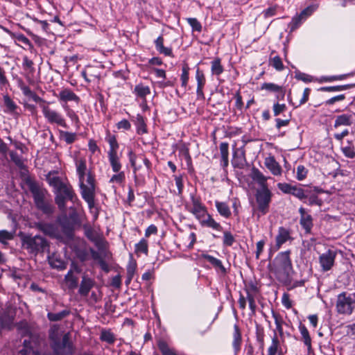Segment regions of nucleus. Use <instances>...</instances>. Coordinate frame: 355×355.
Listing matches in <instances>:
<instances>
[{"label": "nucleus", "instance_id": "obj_62", "mask_svg": "<svg viewBox=\"0 0 355 355\" xmlns=\"http://www.w3.org/2000/svg\"><path fill=\"white\" fill-rule=\"evenodd\" d=\"M137 269V262L130 254V259L127 266V275L134 277Z\"/></svg>", "mask_w": 355, "mask_h": 355}, {"label": "nucleus", "instance_id": "obj_60", "mask_svg": "<svg viewBox=\"0 0 355 355\" xmlns=\"http://www.w3.org/2000/svg\"><path fill=\"white\" fill-rule=\"evenodd\" d=\"M236 153L234 154V158L232 161V164L234 168H243L245 165V157L244 153H242L240 156L235 157Z\"/></svg>", "mask_w": 355, "mask_h": 355}, {"label": "nucleus", "instance_id": "obj_56", "mask_svg": "<svg viewBox=\"0 0 355 355\" xmlns=\"http://www.w3.org/2000/svg\"><path fill=\"white\" fill-rule=\"evenodd\" d=\"M100 339L109 344H113L115 342V336L110 330L103 329L101 331Z\"/></svg>", "mask_w": 355, "mask_h": 355}, {"label": "nucleus", "instance_id": "obj_47", "mask_svg": "<svg viewBox=\"0 0 355 355\" xmlns=\"http://www.w3.org/2000/svg\"><path fill=\"white\" fill-rule=\"evenodd\" d=\"M355 74L354 72L338 75V76H322L320 77L319 82L320 83H327V82H333L336 80H342L347 78L349 76H353Z\"/></svg>", "mask_w": 355, "mask_h": 355}, {"label": "nucleus", "instance_id": "obj_34", "mask_svg": "<svg viewBox=\"0 0 355 355\" xmlns=\"http://www.w3.org/2000/svg\"><path fill=\"white\" fill-rule=\"evenodd\" d=\"M105 140L110 145V150L107 152V155L117 154L119 145L117 142L116 137L114 135H111L108 131L105 137Z\"/></svg>", "mask_w": 355, "mask_h": 355}, {"label": "nucleus", "instance_id": "obj_36", "mask_svg": "<svg viewBox=\"0 0 355 355\" xmlns=\"http://www.w3.org/2000/svg\"><path fill=\"white\" fill-rule=\"evenodd\" d=\"M134 122H135V125H136L137 133L138 135H141L147 133L148 130H147L146 124L144 118L141 114H137V116H136Z\"/></svg>", "mask_w": 355, "mask_h": 355}, {"label": "nucleus", "instance_id": "obj_23", "mask_svg": "<svg viewBox=\"0 0 355 355\" xmlns=\"http://www.w3.org/2000/svg\"><path fill=\"white\" fill-rule=\"evenodd\" d=\"M164 37L162 35L159 36L155 40V45L156 50L160 53L163 54L165 56H169L171 58L174 57V55L173 53L172 49L170 47H165L164 46Z\"/></svg>", "mask_w": 355, "mask_h": 355}, {"label": "nucleus", "instance_id": "obj_16", "mask_svg": "<svg viewBox=\"0 0 355 355\" xmlns=\"http://www.w3.org/2000/svg\"><path fill=\"white\" fill-rule=\"evenodd\" d=\"M324 191L318 187H314L313 189H309L308 194H306V199H308V204L311 206L318 205L321 206L323 203L322 200L318 197V193H323Z\"/></svg>", "mask_w": 355, "mask_h": 355}, {"label": "nucleus", "instance_id": "obj_46", "mask_svg": "<svg viewBox=\"0 0 355 355\" xmlns=\"http://www.w3.org/2000/svg\"><path fill=\"white\" fill-rule=\"evenodd\" d=\"M300 224L304 230L306 234H311V229L313 226V218L311 215L306 217L300 218Z\"/></svg>", "mask_w": 355, "mask_h": 355}, {"label": "nucleus", "instance_id": "obj_42", "mask_svg": "<svg viewBox=\"0 0 355 355\" xmlns=\"http://www.w3.org/2000/svg\"><path fill=\"white\" fill-rule=\"evenodd\" d=\"M14 322V316L11 315L9 313L4 312L0 315V327L10 328Z\"/></svg>", "mask_w": 355, "mask_h": 355}, {"label": "nucleus", "instance_id": "obj_2", "mask_svg": "<svg viewBox=\"0 0 355 355\" xmlns=\"http://www.w3.org/2000/svg\"><path fill=\"white\" fill-rule=\"evenodd\" d=\"M26 183L33 195L36 207L46 215L49 218L55 212V207L49 202L45 200L46 189L41 188L35 180L28 178Z\"/></svg>", "mask_w": 355, "mask_h": 355}, {"label": "nucleus", "instance_id": "obj_14", "mask_svg": "<svg viewBox=\"0 0 355 355\" xmlns=\"http://www.w3.org/2000/svg\"><path fill=\"white\" fill-rule=\"evenodd\" d=\"M81 196L87 202L90 212L94 214V220H96L98 216L99 211L98 208L95 207V193H92V191H89V189H88L87 191H85L84 193H81Z\"/></svg>", "mask_w": 355, "mask_h": 355}, {"label": "nucleus", "instance_id": "obj_52", "mask_svg": "<svg viewBox=\"0 0 355 355\" xmlns=\"http://www.w3.org/2000/svg\"><path fill=\"white\" fill-rule=\"evenodd\" d=\"M268 64L278 71H281L284 69L282 58L279 55H275L273 58L270 57Z\"/></svg>", "mask_w": 355, "mask_h": 355}, {"label": "nucleus", "instance_id": "obj_41", "mask_svg": "<svg viewBox=\"0 0 355 355\" xmlns=\"http://www.w3.org/2000/svg\"><path fill=\"white\" fill-rule=\"evenodd\" d=\"M3 103L4 106L6 107V112L15 114L17 112V110L19 108L17 104L8 94L3 96Z\"/></svg>", "mask_w": 355, "mask_h": 355}, {"label": "nucleus", "instance_id": "obj_38", "mask_svg": "<svg viewBox=\"0 0 355 355\" xmlns=\"http://www.w3.org/2000/svg\"><path fill=\"white\" fill-rule=\"evenodd\" d=\"M211 71L213 76H219L223 73L224 68L220 58H216L211 62Z\"/></svg>", "mask_w": 355, "mask_h": 355}, {"label": "nucleus", "instance_id": "obj_54", "mask_svg": "<svg viewBox=\"0 0 355 355\" xmlns=\"http://www.w3.org/2000/svg\"><path fill=\"white\" fill-rule=\"evenodd\" d=\"M190 68L187 62H184L182 67V74L180 80L182 82V87H186L189 81V74Z\"/></svg>", "mask_w": 355, "mask_h": 355}, {"label": "nucleus", "instance_id": "obj_35", "mask_svg": "<svg viewBox=\"0 0 355 355\" xmlns=\"http://www.w3.org/2000/svg\"><path fill=\"white\" fill-rule=\"evenodd\" d=\"M299 330L302 336V340L304 344L307 347L308 350L311 349V338L309 332L304 324L300 322Z\"/></svg>", "mask_w": 355, "mask_h": 355}, {"label": "nucleus", "instance_id": "obj_44", "mask_svg": "<svg viewBox=\"0 0 355 355\" xmlns=\"http://www.w3.org/2000/svg\"><path fill=\"white\" fill-rule=\"evenodd\" d=\"M108 159L112 171L114 173H119L122 166L119 161L118 154H109Z\"/></svg>", "mask_w": 355, "mask_h": 355}, {"label": "nucleus", "instance_id": "obj_33", "mask_svg": "<svg viewBox=\"0 0 355 355\" xmlns=\"http://www.w3.org/2000/svg\"><path fill=\"white\" fill-rule=\"evenodd\" d=\"M64 282L69 290H74L78 286V278L73 273L70 269L64 276Z\"/></svg>", "mask_w": 355, "mask_h": 355}, {"label": "nucleus", "instance_id": "obj_13", "mask_svg": "<svg viewBox=\"0 0 355 355\" xmlns=\"http://www.w3.org/2000/svg\"><path fill=\"white\" fill-rule=\"evenodd\" d=\"M291 230L284 227H279L278 232L275 237V248L279 250L281 246L288 241H293V239L291 236Z\"/></svg>", "mask_w": 355, "mask_h": 355}, {"label": "nucleus", "instance_id": "obj_30", "mask_svg": "<svg viewBox=\"0 0 355 355\" xmlns=\"http://www.w3.org/2000/svg\"><path fill=\"white\" fill-rule=\"evenodd\" d=\"M340 149L346 157L352 159H355V145L353 141L347 140L345 144L341 146Z\"/></svg>", "mask_w": 355, "mask_h": 355}, {"label": "nucleus", "instance_id": "obj_5", "mask_svg": "<svg viewBox=\"0 0 355 355\" xmlns=\"http://www.w3.org/2000/svg\"><path fill=\"white\" fill-rule=\"evenodd\" d=\"M272 193L269 188L257 189L255 192V199L257 204V210L265 215L269 211L270 203Z\"/></svg>", "mask_w": 355, "mask_h": 355}, {"label": "nucleus", "instance_id": "obj_40", "mask_svg": "<svg viewBox=\"0 0 355 355\" xmlns=\"http://www.w3.org/2000/svg\"><path fill=\"white\" fill-rule=\"evenodd\" d=\"M202 257L205 260H207L209 263H211L215 268L220 269V271L223 273L226 272V269L223 266L222 261L220 259L215 258L213 256L209 255L208 254H202Z\"/></svg>", "mask_w": 355, "mask_h": 355}, {"label": "nucleus", "instance_id": "obj_58", "mask_svg": "<svg viewBox=\"0 0 355 355\" xmlns=\"http://www.w3.org/2000/svg\"><path fill=\"white\" fill-rule=\"evenodd\" d=\"M10 157L11 160L15 163V164L17 166L21 169L24 168L25 165L24 164V161L21 155H19L16 152L12 151L10 153Z\"/></svg>", "mask_w": 355, "mask_h": 355}, {"label": "nucleus", "instance_id": "obj_37", "mask_svg": "<svg viewBox=\"0 0 355 355\" xmlns=\"http://www.w3.org/2000/svg\"><path fill=\"white\" fill-rule=\"evenodd\" d=\"M23 345V349L19 351L21 355H40L37 349H34L31 341L24 340Z\"/></svg>", "mask_w": 355, "mask_h": 355}, {"label": "nucleus", "instance_id": "obj_24", "mask_svg": "<svg viewBox=\"0 0 355 355\" xmlns=\"http://www.w3.org/2000/svg\"><path fill=\"white\" fill-rule=\"evenodd\" d=\"M353 123V117L351 114H343L336 116L334 127L338 128L340 126H350Z\"/></svg>", "mask_w": 355, "mask_h": 355}, {"label": "nucleus", "instance_id": "obj_12", "mask_svg": "<svg viewBox=\"0 0 355 355\" xmlns=\"http://www.w3.org/2000/svg\"><path fill=\"white\" fill-rule=\"evenodd\" d=\"M261 89L275 94L277 101L284 99L286 89L282 86H279L273 83H263L261 85Z\"/></svg>", "mask_w": 355, "mask_h": 355}, {"label": "nucleus", "instance_id": "obj_32", "mask_svg": "<svg viewBox=\"0 0 355 355\" xmlns=\"http://www.w3.org/2000/svg\"><path fill=\"white\" fill-rule=\"evenodd\" d=\"M76 167V172L78 175L79 180H84L87 171V163L86 159L85 158H79L76 159L75 160Z\"/></svg>", "mask_w": 355, "mask_h": 355}, {"label": "nucleus", "instance_id": "obj_63", "mask_svg": "<svg viewBox=\"0 0 355 355\" xmlns=\"http://www.w3.org/2000/svg\"><path fill=\"white\" fill-rule=\"evenodd\" d=\"M196 79L197 81V86L205 87L206 83V78L204 72L197 67L196 72Z\"/></svg>", "mask_w": 355, "mask_h": 355}, {"label": "nucleus", "instance_id": "obj_55", "mask_svg": "<svg viewBox=\"0 0 355 355\" xmlns=\"http://www.w3.org/2000/svg\"><path fill=\"white\" fill-rule=\"evenodd\" d=\"M60 138L63 139L67 144H73L77 138L76 133L68 131L60 130Z\"/></svg>", "mask_w": 355, "mask_h": 355}, {"label": "nucleus", "instance_id": "obj_28", "mask_svg": "<svg viewBox=\"0 0 355 355\" xmlns=\"http://www.w3.org/2000/svg\"><path fill=\"white\" fill-rule=\"evenodd\" d=\"M220 165L223 168L227 167L229 164V144L227 142H222L220 144Z\"/></svg>", "mask_w": 355, "mask_h": 355}, {"label": "nucleus", "instance_id": "obj_6", "mask_svg": "<svg viewBox=\"0 0 355 355\" xmlns=\"http://www.w3.org/2000/svg\"><path fill=\"white\" fill-rule=\"evenodd\" d=\"M55 202L60 210L66 209V201H74L76 194L71 185L64 184L58 190L55 191Z\"/></svg>", "mask_w": 355, "mask_h": 355}, {"label": "nucleus", "instance_id": "obj_19", "mask_svg": "<svg viewBox=\"0 0 355 355\" xmlns=\"http://www.w3.org/2000/svg\"><path fill=\"white\" fill-rule=\"evenodd\" d=\"M250 176L259 184V189L268 188L267 180L270 178L265 176L258 168L253 167Z\"/></svg>", "mask_w": 355, "mask_h": 355}, {"label": "nucleus", "instance_id": "obj_3", "mask_svg": "<svg viewBox=\"0 0 355 355\" xmlns=\"http://www.w3.org/2000/svg\"><path fill=\"white\" fill-rule=\"evenodd\" d=\"M19 236L23 249L30 254L36 256L45 252H49V242L44 237L30 234H21Z\"/></svg>", "mask_w": 355, "mask_h": 355}, {"label": "nucleus", "instance_id": "obj_11", "mask_svg": "<svg viewBox=\"0 0 355 355\" xmlns=\"http://www.w3.org/2000/svg\"><path fill=\"white\" fill-rule=\"evenodd\" d=\"M336 255V251L329 249L319 257V262L322 271L327 272L332 268Z\"/></svg>", "mask_w": 355, "mask_h": 355}, {"label": "nucleus", "instance_id": "obj_22", "mask_svg": "<svg viewBox=\"0 0 355 355\" xmlns=\"http://www.w3.org/2000/svg\"><path fill=\"white\" fill-rule=\"evenodd\" d=\"M265 165L272 175H280L282 174V167L274 157H267L265 159Z\"/></svg>", "mask_w": 355, "mask_h": 355}, {"label": "nucleus", "instance_id": "obj_61", "mask_svg": "<svg viewBox=\"0 0 355 355\" xmlns=\"http://www.w3.org/2000/svg\"><path fill=\"white\" fill-rule=\"evenodd\" d=\"M128 156L131 166L133 168V173L135 174L137 171L141 167V165L137 166L136 164V159L138 158V156L132 150H129Z\"/></svg>", "mask_w": 355, "mask_h": 355}, {"label": "nucleus", "instance_id": "obj_45", "mask_svg": "<svg viewBox=\"0 0 355 355\" xmlns=\"http://www.w3.org/2000/svg\"><path fill=\"white\" fill-rule=\"evenodd\" d=\"M133 92L137 97L145 98L147 95L150 94V89L148 86H145L143 84H139L135 87Z\"/></svg>", "mask_w": 355, "mask_h": 355}, {"label": "nucleus", "instance_id": "obj_8", "mask_svg": "<svg viewBox=\"0 0 355 355\" xmlns=\"http://www.w3.org/2000/svg\"><path fill=\"white\" fill-rule=\"evenodd\" d=\"M35 227L40 232H43L45 235L51 238L60 240L62 239V232L60 230L58 223H46L40 221L35 223Z\"/></svg>", "mask_w": 355, "mask_h": 355}, {"label": "nucleus", "instance_id": "obj_49", "mask_svg": "<svg viewBox=\"0 0 355 355\" xmlns=\"http://www.w3.org/2000/svg\"><path fill=\"white\" fill-rule=\"evenodd\" d=\"M293 190V191L291 195L294 196L301 201L306 202L305 200H306V194H308L309 189H303L302 187H298L297 185H295Z\"/></svg>", "mask_w": 355, "mask_h": 355}, {"label": "nucleus", "instance_id": "obj_17", "mask_svg": "<svg viewBox=\"0 0 355 355\" xmlns=\"http://www.w3.org/2000/svg\"><path fill=\"white\" fill-rule=\"evenodd\" d=\"M86 182L87 185L84 183V180H79V184L80 188V193H84L85 191H87L88 189L89 191H92V193H95L96 184H95V176L92 173L89 171L87 172Z\"/></svg>", "mask_w": 355, "mask_h": 355}, {"label": "nucleus", "instance_id": "obj_50", "mask_svg": "<svg viewBox=\"0 0 355 355\" xmlns=\"http://www.w3.org/2000/svg\"><path fill=\"white\" fill-rule=\"evenodd\" d=\"M315 10V7L314 6H308L307 8L304 9L298 17L293 19V22L294 23V25L295 26H297L298 24L300 23L301 18L311 15Z\"/></svg>", "mask_w": 355, "mask_h": 355}, {"label": "nucleus", "instance_id": "obj_53", "mask_svg": "<svg viewBox=\"0 0 355 355\" xmlns=\"http://www.w3.org/2000/svg\"><path fill=\"white\" fill-rule=\"evenodd\" d=\"M46 180L50 186L53 187L55 191L61 188L65 183H64L60 177L53 176L51 177L50 173L47 175Z\"/></svg>", "mask_w": 355, "mask_h": 355}, {"label": "nucleus", "instance_id": "obj_18", "mask_svg": "<svg viewBox=\"0 0 355 355\" xmlns=\"http://www.w3.org/2000/svg\"><path fill=\"white\" fill-rule=\"evenodd\" d=\"M18 87L25 96L33 99L35 103H44L46 102L43 98L36 94V93L33 92L28 86L26 85L22 80H19Z\"/></svg>", "mask_w": 355, "mask_h": 355}, {"label": "nucleus", "instance_id": "obj_7", "mask_svg": "<svg viewBox=\"0 0 355 355\" xmlns=\"http://www.w3.org/2000/svg\"><path fill=\"white\" fill-rule=\"evenodd\" d=\"M51 348L55 355H73L74 352L69 334H65L61 340L51 344Z\"/></svg>", "mask_w": 355, "mask_h": 355}, {"label": "nucleus", "instance_id": "obj_64", "mask_svg": "<svg viewBox=\"0 0 355 355\" xmlns=\"http://www.w3.org/2000/svg\"><path fill=\"white\" fill-rule=\"evenodd\" d=\"M295 185L288 183H278L277 188L285 194H292Z\"/></svg>", "mask_w": 355, "mask_h": 355}, {"label": "nucleus", "instance_id": "obj_48", "mask_svg": "<svg viewBox=\"0 0 355 355\" xmlns=\"http://www.w3.org/2000/svg\"><path fill=\"white\" fill-rule=\"evenodd\" d=\"M216 207L218 213L223 217L227 218L231 216L230 207L225 202H216Z\"/></svg>", "mask_w": 355, "mask_h": 355}, {"label": "nucleus", "instance_id": "obj_21", "mask_svg": "<svg viewBox=\"0 0 355 355\" xmlns=\"http://www.w3.org/2000/svg\"><path fill=\"white\" fill-rule=\"evenodd\" d=\"M85 231V236L91 241L94 242L98 249H101L103 245V241L98 239L94 236V231L93 228L89 224H85L83 226Z\"/></svg>", "mask_w": 355, "mask_h": 355}, {"label": "nucleus", "instance_id": "obj_25", "mask_svg": "<svg viewBox=\"0 0 355 355\" xmlns=\"http://www.w3.org/2000/svg\"><path fill=\"white\" fill-rule=\"evenodd\" d=\"M59 100L60 101L67 103L68 101H75L78 103L80 101V98L71 89H62L58 95Z\"/></svg>", "mask_w": 355, "mask_h": 355}, {"label": "nucleus", "instance_id": "obj_15", "mask_svg": "<svg viewBox=\"0 0 355 355\" xmlns=\"http://www.w3.org/2000/svg\"><path fill=\"white\" fill-rule=\"evenodd\" d=\"M94 284L95 282L93 279L86 275H83L78 289L79 295L83 297H87L91 289L94 287Z\"/></svg>", "mask_w": 355, "mask_h": 355}, {"label": "nucleus", "instance_id": "obj_29", "mask_svg": "<svg viewBox=\"0 0 355 355\" xmlns=\"http://www.w3.org/2000/svg\"><path fill=\"white\" fill-rule=\"evenodd\" d=\"M277 354L282 355V347L277 334L275 333L272 338L271 345L268 349V355H276Z\"/></svg>", "mask_w": 355, "mask_h": 355}, {"label": "nucleus", "instance_id": "obj_27", "mask_svg": "<svg viewBox=\"0 0 355 355\" xmlns=\"http://www.w3.org/2000/svg\"><path fill=\"white\" fill-rule=\"evenodd\" d=\"M157 347L162 355H182L179 354L174 348L171 347L167 342L163 339L157 340Z\"/></svg>", "mask_w": 355, "mask_h": 355}, {"label": "nucleus", "instance_id": "obj_20", "mask_svg": "<svg viewBox=\"0 0 355 355\" xmlns=\"http://www.w3.org/2000/svg\"><path fill=\"white\" fill-rule=\"evenodd\" d=\"M48 261L51 268L58 270H64L67 268V262L63 261L60 255L53 253L47 257Z\"/></svg>", "mask_w": 355, "mask_h": 355}, {"label": "nucleus", "instance_id": "obj_51", "mask_svg": "<svg viewBox=\"0 0 355 355\" xmlns=\"http://www.w3.org/2000/svg\"><path fill=\"white\" fill-rule=\"evenodd\" d=\"M135 253H143L148 254V243L146 239H141L139 243L135 244Z\"/></svg>", "mask_w": 355, "mask_h": 355}, {"label": "nucleus", "instance_id": "obj_9", "mask_svg": "<svg viewBox=\"0 0 355 355\" xmlns=\"http://www.w3.org/2000/svg\"><path fill=\"white\" fill-rule=\"evenodd\" d=\"M42 109V113L50 123H55L64 128H67L68 125L66 123L65 119L62 116L56 111L51 110L48 106L42 105H40Z\"/></svg>", "mask_w": 355, "mask_h": 355}, {"label": "nucleus", "instance_id": "obj_39", "mask_svg": "<svg viewBox=\"0 0 355 355\" xmlns=\"http://www.w3.org/2000/svg\"><path fill=\"white\" fill-rule=\"evenodd\" d=\"M71 313L70 310L64 309L59 313H51L49 312L47 313V318L51 322H58L61 321L64 318L69 316Z\"/></svg>", "mask_w": 355, "mask_h": 355}, {"label": "nucleus", "instance_id": "obj_4", "mask_svg": "<svg viewBox=\"0 0 355 355\" xmlns=\"http://www.w3.org/2000/svg\"><path fill=\"white\" fill-rule=\"evenodd\" d=\"M336 308L340 314L351 315L355 309V293H340L337 296Z\"/></svg>", "mask_w": 355, "mask_h": 355}, {"label": "nucleus", "instance_id": "obj_59", "mask_svg": "<svg viewBox=\"0 0 355 355\" xmlns=\"http://www.w3.org/2000/svg\"><path fill=\"white\" fill-rule=\"evenodd\" d=\"M320 349L325 355H334L335 353L334 345L329 341H324V343L320 345Z\"/></svg>", "mask_w": 355, "mask_h": 355}, {"label": "nucleus", "instance_id": "obj_26", "mask_svg": "<svg viewBox=\"0 0 355 355\" xmlns=\"http://www.w3.org/2000/svg\"><path fill=\"white\" fill-rule=\"evenodd\" d=\"M242 343L241 333L238 324H235L234 326L233 332V342L232 347L235 354H237L241 349V345Z\"/></svg>", "mask_w": 355, "mask_h": 355}, {"label": "nucleus", "instance_id": "obj_31", "mask_svg": "<svg viewBox=\"0 0 355 355\" xmlns=\"http://www.w3.org/2000/svg\"><path fill=\"white\" fill-rule=\"evenodd\" d=\"M202 227H209L217 231H222L223 227L220 223H217L209 214L206 218L200 223Z\"/></svg>", "mask_w": 355, "mask_h": 355}, {"label": "nucleus", "instance_id": "obj_10", "mask_svg": "<svg viewBox=\"0 0 355 355\" xmlns=\"http://www.w3.org/2000/svg\"><path fill=\"white\" fill-rule=\"evenodd\" d=\"M56 222L62 229V230H60L62 234H63L69 240H72L74 236L75 230L73 223L71 222L66 216L62 217L58 216L56 219Z\"/></svg>", "mask_w": 355, "mask_h": 355}, {"label": "nucleus", "instance_id": "obj_43", "mask_svg": "<svg viewBox=\"0 0 355 355\" xmlns=\"http://www.w3.org/2000/svg\"><path fill=\"white\" fill-rule=\"evenodd\" d=\"M355 86V84H347L343 85H336V86H328V87H322L318 89V91L320 92H340L346 89H349Z\"/></svg>", "mask_w": 355, "mask_h": 355}, {"label": "nucleus", "instance_id": "obj_1", "mask_svg": "<svg viewBox=\"0 0 355 355\" xmlns=\"http://www.w3.org/2000/svg\"><path fill=\"white\" fill-rule=\"evenodd\" d=\"M291 253L290 250L278 253L272 262L268 266L277 280L284 284H288L291 282V276L294 272L290 257Z\"/></svg>", "mask_w": 355, "mask_h": 355}, {"label": "nucleus", "instance_id": "obj_57", "mask_svg": "<svg viewBox=\"0 0 355 355\" xmlns=\"http://www.w3.org/2000/svg\"><path fill=\"white\" fill-rule=\"evenodd\" d=\"M256 339L259 344V349L263 351L264 348V329L261 326L257 325L256 327Z\"/></svg>", "mask_w": 355, "mask_h": 355}]
</instances>
